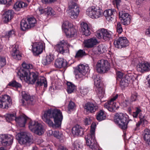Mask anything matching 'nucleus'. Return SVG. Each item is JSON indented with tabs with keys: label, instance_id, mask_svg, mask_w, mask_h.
<instances>
[{
	"label": "nucleus",
	"instance_id": "6",
	"mask_svg": "<svg viewBox=\"0 0 150 150\" xmlns=\"http://www.w3.org/2000/svg\"><path fill=\"white\" fill-rule=\"evenodd\" d=\"M30 129L35 134L40 135L44 133V130L42 125L38 122L30 120L29 122Z\"/></svg>",
	"mask_w": 150,
	"mask_h": 150
},
{
	"label": "nucleus",
	"instance_id": "20",
	"mask_svg": "<svg viewBox=\"0 0 150 150\" xmlns=\"http://www.w3.org/2000/svg\"><path fill=\"white\" fill-rule=\"evenodd\" d=\"M28 120L29 118L25 115H21L15 119L17 125L21 127H24L26 122Z\"/></svg>",
	"mask_w": 150,
	"mask_h": 150
},
{
	"label": "nucleus",
	"instance_id": "1",
	"mask_svg": "<svg viewBox=\"0 0 150 150\" xmlns=\"http://www.w3.org/2000/svg\"><path fill=\"white\" fill-rule=\"evenodd\" d=\"M42 118L50 127L56 128L61 126L63 117L61 111L55 108L45 111Z\"/></svg>",
	"mask_w": 150,
	"mask_h": 150
},
{
	"label": "nucleus",
	"instance_id": "16",
	"mask_svg": "<svg viewBox=\"0 0 150 150\" xmlns=\"http://www.w3.org/2000/svg\"><path fill=\"white\" fill-rule=\"evenodd\" d=\"M68 8L69 10H71L70 14L71 18H77L80 12L77 4L74 3H70L69 4Z\"/></svg>",
	"mask_w": 150,
	"mask_h": 150
},
{
	"label": "nucleus",
	"instance_id": "63",
	"mask_svg": "<svg viewBox=\"0 0 150 150\" xmlns=\"http://www.w3.org/2000/svg\"><path fill=\"white\" fill-rule=\"evenodd\" d=\"M118 95L117 94H116L115 96H114L113 98L111 99L109 101H112L113 102H114V101L116 100L117 98Z\"/></svg>",
	"mask_w": 150,
	"mask_h": 150
},
{
	"label": "nucleus",
	"instance_id": "35",
	"mask_svg": "<svg viewBox=\"0 0 150 150\" xmlns=\"http://www.w3.org/2000/svg\"><path fill=\"white\" fill-rule=\"evenodd\" d=\"M127 77H128V76H126L125 77L122 78L121 79L120 85L122 89L127 87L129 83V81L128 80Z\"/></svg>",
	"mask_w": 150,
	"mask_h": 150
},
{
	"label": "nucleus",
	"instance_id": "51",
	"mask_svg": "<svg viewBox=\"0 0 150 150\" xmlns=\"http://www.w3.org/2000/svg\"><path fill=\"white\" fill-rule=\"evenodd\" d=\"M148 123V122L146 120V117H143L141 118V125L144 127Z\"/></svg>",
	"mask_w": 150,
	"mask_h": 150
},
{
	"label": "nucleus",
	"instance_id": "24",
	"mask_svg": "<svg viewBox=\"0 0 150 150\" xmlns=\"http://www.w3.org/2000/svg\"><path fill=\"white\" fill-rule=\"evenodd\" d=\"M14 12L12 10H8L5 11L3 15V19L5 23L10 21L13 18Z\"/></svg>",
	"mask_w": 150,
	"mask_h": 150
},
{
	"label": "nucleus",
	"instance_id": "13",
	"mask_svg": "<svg viewBox=\"0 0 150 150\" xmlns=\"http://www.w3.org/2000/svg\"><path fill=\"white\" fill-rule=\"evenodd\" d=\"M13 137L10 135H0V146H6L11 144Z\"/></svg>",
	"mask_w": 150,
	"mask_h": 150
},
{
	"label": "nucleus",
	"instance_id": "46",
	"mask_svg": "<svg viewBox=\"0 0 150 150\" xmlns=\"http://www.w3.org/2000/svg\"><path fill=\"white\" fill-rule=\"evenodd\" d=\"M75 104L73 101H70L69 104L68 108V113H70V111L71 110H73L75 108Z\"/></svg>",
	"mask_w": 150,
	"mask_h": 150
},
{
	"label": "nucleus",
	"instance_id": "61",
	"mask_svg": "<svg viewBox=\"0 0 150 150\" xmlns=\"http://www.w3.org/2000/svg\"><path fill=\"white\" fill-rule=\"evenodd\" d=\"M53 135L54 137L59 138L60 137L59 136V132L57 131H54L53 133Z\"/></svg>",
	"mask_w": 150,
	"mask_h": 150
},
{
	"label": "nucleus",
	"instance_id": "17",
	"mask_svg": "<svg viewBox=\"0 0 150 150\" xmlns=\"http://www.w3.org/2000/svg\"><path fill=\"white\" fill-rule=\"evenodd\" d=\"M11 104V99L7 95L3 96L0 99V107L1 108L8 109Z\"/></svg>",
	"mask_w": 150,
	"mask_h": 150
},
{
	"label": "nucleus",
	"instance_id": "19",
	"mask_svg": "<svg viewBox=\"0 0 150 150\" xmlns=\"http://www.w3.org/2000/svg\"><path fill=\"white\" fill-rule=\"evenodd\" d=\"M119 18L121 22L124 25H127L130 24L131 20L130 16L128 13L124 11H120L119 12Z\"/></svg>",
	"mask_w": 150,
	"mask_h": 150
},
{
	"label": "nucleus",
	"instance_id": "44",
	"mask_svg": "<svg viewBox=\"0 0 150 150\" xmlns=\"http://www.w3.org/2000/svg\"><path fill=\"white\" fill-rule=\"evenodd\" d=\"M8 85L16 88H21V85L20 83L14 80L9 82Z\"/></svg>",
	"mask_w": 150,
	"mask_h": 150
},
{
	"label": "nucleus",
	"instance_id": "31",
	"mask_svg": "<svg viewBox=\"0 0 150 150\" xmlns=\"http://www.w3.org/2000/svg\"><path fill=\"white\" fill-rule=\"evenodd\" d=\"M142 135L144 140L148 145L150 146V130L147 129H145Z\"/></svg>",
	"mask_w": 150,
	"mask_h": 150
},
{
	"label": "nucleus",
	"instance_id": "56",
	"mask_svg": "<svg viewBox=\"0 0 150 150\" xmlns=\"http://www.w3.org/2000/svg\"><path fill=\"white\" fill-rule=\"evenodd\" d=\"M140 120L137 123L136 125V127L135 129V131H138L139 130L140 126L141 125V117H139Z\"/></svg>",
	"mask_w": 150,
	"mask_h": 150
},
{
	"label": "nucleus",
	"instance_id": "60",
	"mask_svg": "<svg viewBox=\"0 0 150 150\" xmlns=\"http://www.w3.org/2000/svg\"><path fill=\"white\" fill-rule=\"evenodd\" d=\"M116 76L117 77V79H118V78H119V79H121L123 76V74L122 73L119 71H117L116 73Z\"/></svg>",
	"mask_w": 150,
	"mask_h": 150
},
{
	"label": "nucleus",
	"instance_id": "14",
	"mask_svg": "<svg viewBox=\"0 0 150 150\" xmlns=\"http://www.w3.org/2000/svg\"><path fill=\"white\" fill-rule=\"evenodd\" d=\"M116 47L121 49L122 48L125 47L129 45V41L125 37H120L114 42Z\"/></svg>",
	"mask_w": 150,
	"mask_h": 150
},
{
	"label": "nucleus",
	"instance_id": "53",
	"mask_svg": "<svg viewBox=\"0 0 150 150\" xmlns=\"http://www.w3.org/2000/svg\"><path fill=\"white\" fill-rule=\"evenodd\" d=\"M15 34V32L13 30H11L7 33L5 35V37L6 38H9Z\"/></svg>",
	"mask_w": 150,
	"mask_h": 150
},
{
	"label": "nucleus",
	"instance_id": "50",
	"mask_svg": "<svg viewBox=\"0 0 150 150\" xmlns=\"http://www.w3.org/2000/svg\"><path fill=\"white\" fill-rule=\"evenodd\" d=\"M98 88V89L97 92V94L99 97H103L104 96V94H105V92L104 91V90L100 88Z\"/></svg>",
	"mask_w": 150,
	"mask_h": 150
},
{
	"label": "nucleus",
	"instance_id": "18",
	"mask_svg": "<svg viewBox=\"0 0 150 150\" xmlns=\"http://www.w3.org/2000/svg\"><path fill=\"white\" fill-rule=\"evenodd\" d=\"M22 96L23 99L20 100V102L23 105H25L26 103L29 105H33L34 103V98L33 96H31L25 91H23L22 93Z\"/></svg>",
	"mask_w": 150,
	"mask_h": 150
},
{
	"label": "nucleus",
	"instance_id": "5",
	"mask_svg": "<svg viewBox=\"0 0 150 150\" xmlns=\"http://www.w3.org/2000/svg\"><path fill=\"white\" fill-rule=\"evenodd\" d=\"M114 120L122 129H125L127 128L129 121L127 117L123 113L116 114L114 117Z\"/></svg>",
	"mask_w": 150,
	"mask_h": 150
},
{
	"label": "nucleus",
	"instance_id": "54",
	"mask_svg": "<svg viewBox=\"0 0 150 150\" xmlns=\"http://www.w3.org/2000/svg\"><path fill=\"white\" fill-rule=\"evenodd\" d=\"M135 61L137 64L136 68L137 70L138 71L141 72V63H140L139 60H135Z\"/></svg>",
	"mask_w": 150,
	"mask_h": 150
},
{
	"label": "nucleus",
	"instance_id": "4",
	"mask_svg": "<svg viewBox=\"0 0 150 150\" xmlns=\"http://www.w3.org/2000/svg\"><path fill=\"white\" fill-rule=\"evenodd\" d=\"M96 127L94 123H92L91 125L90 133L88 134L85 137L87 145L92 150L95 149L96 146L95 136V131Z\"/></svg>",
	"mask_w": 150,
	"mask_h": 150
},
{
	"label": "nucleus",
	"instance_id": "48",
	"mask_svg": "<svg viewBox=\"0 0 150 150\" xmlns=\"http://www.w3.org/2000/svg\"><path fill=\"white\" fill-rule=\"evenodd\" d=\"M45 13L48 15H53L54 13L53 12V11L52 8L50 7H47L45 8Z\"/></svg>",
	"mask_w": 150,
	"mask_h": 150
},
{
	"label": "nucleus",
	"instance_id": "2",
	"mask_svg": "<svg viewBox=\"0 0 150 150\" xmlns=\"http://www.w3.org/2000/svg\"><path fill=\"white\" fill-rule=\"evenodd\" d=\"M26 77L25 81L29 83L33 84L36 82V86H41L43 85L45 87H47V81L43 77L39 76V74L37 72L29 73Z\"/></svg>",
	"mask_w": 150,
	"mask_h": 150
},
{
	"label": "nucleus",
	"instance_id": "8",
	"mask_svg": "<svg viewBox=\"0 0 150 150\" xmlns=\"http://www.w3.org/2000/svg\"><path fill=\"white\" fill-rule=\"evenodd\" d=\"M96 36L99 39L103 38L107 41L112 39L113 35L112 31L103 28L97 32Z\"/></svg>",
	"mask_w": 150,
	"mask_h": 150
},
{
	"label": "nucleus",
	"instance_id": "47",
	"mask_svg": "<svg viewBox=\"0 0 150 150\" xmlns=\"http://www.w3.org/2000/svg\"><path fill=\"white\" fill-rule=\"evenodd\" d=\"M116 31L119 34L121 33L123 31L122 25L120 22H118L116 27Z\"/></svg>",
	"mask_w": 150,
	"mask_h": 150
},
{
	"label": "nucleus",
	"instance_id": "55",
	"mask_svg": "<svg viewBox=\"0 0 150 150\" xmlns=\"http://www.w3.org/2000/svg\"><path fill=\"white\" fill-rule=\"evenodd\" d=\"M140 112H141V110L137 108L136 111L133 112L132 115L133 117L136 118Z\"/></svg>",
	"mask_w": 150,
	"mask_h": 150
},
{
	"label": "nucleus",
	"instance_id": "9",
	"mask_svg": "<svg viewBox=\"0 0 150 150\" xmlns=\"http://www.w3.org/2000/svg\"><path fill=\"white\" fill-rule=\"evenodd\" d=\"M72 26V25L68 21H66L63 23L62 28L64 30V31L67 37H72L76 34V31Z\"/></svg>",
	"mask_w": 150,
	"mask_h": 150
},
{
	"label": "nucleus",
	"instance_id": "49",
	"mask_svg": "<svg viewBox=\"0 0 150 150\" xmlns=\"http://www.w3.org/2000/svg\"><path fill=\"white\" fill-rule=\"evenodd\" d=\"M6 64L5 59L3 57H0V68H1Z\"/></svg>",
	"mask_w": 150,
	"mask_h": 150
},
{
	"label": "nucleus",
	"instance_id": "21",
	"mask_svg": "<svg viewBox=\"0 0 150 150\" xmlns=\"http://www.w3.org/2000/svg\"><path fill=\"white\" fill-rule=\"evenodd\" d=\"M84 108L87 112L93 113L95 112L98 109V107L95 103L88 102L85 104Z\"/></svg>",
	"mask_w": 150,
	"mask_h": 150
},
{
	"label": "nucleus",
	"instance_id": "58",
	"mask_svg": "<svg viewBox=\"0 0 150 150\" xmlns=\"http://www.w3.org/2000/svg\"><path fill=\"white\" fill-rule=\"evenodd\" d=\"M88 90L86 88L81 89L80 90V92L83 95H86L88 93Z\"/></svg>",
	"mask_w": 150,
	"mask_h": 150
},
{
	"label": "nucleus",
	"instance_id": "32",
	"mask_svg": "<svg viewBox=\"0 0 150 150\" xmlns=\"http://www.w3.org/2000/svg\"><path fill=\"white\" fill-rule=\"evenodd\" d=\"M29 72L25 70L24 68H21L20 69L18 73L17 74L19 76L20 79L22 80L23 79H24L25 81L26 80V77H27L28 75Z\"/></svg>",
	"mask_w": 150,
	"mask_h": 150
},
{
	"label": "nucleus",
	"instance_id": "28",
	"mask_svg": "<svg viewBox=\"0 0 150 150\" xmlns=\"http://www.w3.org/2000/svg\"><path fill=\"white\" fill-rule=\"evenodd\" d=\"M81 28L80 31L83 34L86 36L90 35L91 32L89 30L90 28L87 23L82 22L81 24Z\"/></svg>",
	"mask_w": 150,
	"mask_h": 150
},
{
	"label": "nucleus",
	"instance_id": "52",
	"mask_svg": "<svg viewBox=\"0 0 150 150\" xmlns=\"http://www.w3.org/2000/svg\"><path fill=\"white\" fill-rule=\"evenodd\" d=\"M137 94L136 92H134L132 94L130 100L131 101L133 102L137 100Z\"/></svg>",
	"mask_w": 150,
	"mask_h": 150
},
{
	"label": "nucleus",
	"instance_id": "37",
	"mask_svg": "<svg viewBox=\"0 0 150 150\" xmlns=\"http://www.w3.org/2000/svg\"><path fill=\"white\" fill-rule=\"evenodd\" d=\"M27 6V4L23 2H16L14 5L13 8L16 10L18 11L21 8L25 7Z\"/></svg>",
	"mask_w": 150,
	"mask_h": 150
},
{
	"label": "nucleus",
	"instance_id": "38",
	"mask_svg": "<svg viewBox=\"0 0 150 150\" xmlns=\"http://www.w3.org/2000/svg\"><path fill=\"white\" fill-rule=\"evenodd\" d=\"M106 118V115L103 110H100L98 112L96 116V119L98 121H100L104 120Z\"/></svg>",
	"mask_w": 150,
	"mask_h": 150
},
{
	"label": "nucleus",
	"instance_id": "64",
	"mask_svg": "<svg viewBox=\"0 0 150 150\" xmlns=\"http://www.w3.org/2000/svg\"><path fill=\"white\" fill-rule=\"evenodd\" d=\"M145 33L146 35H149L150 36V26L146 30Z\"/></svg>",
	"mask_w": 150,
	"mask_h": 150
},
{
	"label": "nucleus",
	"instance_id": "36",
	"mask_svg": "<svg viewBox=\"0 0 150 150\" xmlns=\"http://www.w3.org/2000/svg\"><path fill=\"white\" fill-rule=\"evenodd\" d=\"M20 25L21 28L23 31L30 28L27 20L25 19L22 20L21 22Z\"/></svg>",
	"mask_w": 150,
	"mask_h": 150
},
{
	"label": "nucleus",
	"instance_id": "30",
	"mask_svg": "<svg viewBox=\"0 0 150 150\" xmlns=\"http://www.w3.org/2000/svg\"><path fill=\"white\" fill-rule=\"evenodd\" d=\"M97 43V40L95 38H91L84 41L85 47L88 48L93 47L94 45H96Z\"/></svg>",
	"mask_w": 150,
	"mask_h": 150
},
{
	"label": "nucleus",
	"instance_id": "62",
	"mask_svg": "<svg viewBox=\"0 0 150 150\" xmlns=\"http://www.w3.org/2000/svg\"><path fill=\"white\" fill-rule=\"evenodd\" d=\"M38 10L41 14H42L44 13H45V8H43L42 7L39 8Z\"/></svg>",
	"mask_w": 150,
	"mask_h": 150
},
{
	"label": "nucleus",
	"instance_id": "45",
	"mask_svg": "<svg viewBox=\"0 0 150 150\" xmlns=\"http://www.w3.org/2000/svg\"><path fill=\"white\" fill-rule=\"evenodd\" d=\"M22 68H24V69L27 70L29 72L28 70L29 69H32L33 68V66L31 64H27L25 62H23L22 64Z\"/></svg>",
	"mask_w": 150,
	"mask_h": 150
},
{
	"label": "nucleus",
	"instance_id": "23",
	"mask_svg": "<svg viewBox=\"0 0 150 150\" xmlns=\"http://www.w3.org/2000/svg\"><path fill=\"white\" fill-rule=\"evenodd\" d=\"M11 54L12 57L14 59L17 60L21 59V54L19 51L18 46L15 45L12 50H11Z\"/></svg>",
	"mask_w": 150,
	"mask_h": 150
},
{
	"label": "nucleus",
	"instance_id": "12",
	"mask_svg": "<svg viewBox=\"0 0 150 150\" xmlns=\"http://www.w3.org/2000/svg\"><path fill=\"white\" fill-rule=\"evenodd\" d=\"M89 67L88 66L83 64L79 65L77 69L74 71L75 74L76 78H82L85 77V75L88 71Z\"/></svg>",
	"mask_w": 150,
	"mask_h": 150
},
{
	"label": "nucleus",
	"instance_id": "40",
	"mask_svg": "<svg viewBox=\"0 0 150 150\" xmlns=\"http://www.w3.org/2000/svg\"><path fill=\"white\" fill-rule=\"evenodd\" d=\"M150 71V63L148 62L142 64L141 63V72Z\"/></svg>",
	"mask_w": 150,
	"mask_h": 150
},
{
	"label": "nucleus",
	"instance_id": "26",
	"mask_svg": "<svg viewBox=\"0 0 150 150\" xmlns=\"http://www.w3.org/2000/svg\"><path fill=\"white\" fill-rule=\"evenodd\" d=\"M67 62L62 58L57 59L54 62L55 66L59 68H65L67 67Z\"/></svg>",
	"mask_w": 150,
	"mask_h": 150
},
{
	"label": "nucleus",
	"instance_id": "43",
	"mask_svg": "<svg viewBox=\"0 0 150 150\" xmlns=\"http://www.w3.org/2000/svg\"><path fill=\"white\" fill-rule=\"evenodd\" d=\"M6 120V121L10 122L14 119L15 120V117L14 114H7L5 116Z\"/></svg>",
	"mask_w": 150,
	"mask_h": 150
},
{
	"label": "nucleus",
	"instance_id": "33",
	"mask_svg": "<svg viewBox=\"0 0 150 150\" xmlns=\"http://www.w3.org/2000/svg\"><path fill=\"white\" fill-rule=\"evenodd\" d=\"M94 81V85L97 88H101L100 82L102 78L100 77V74H95L93 76Z\"/></svg>",
	"mask_w": 150,
	"mask_h": 150
},
{
	"label": "nucleus",
	"instance_id": "25",
	"mask_svg": "<svg viewBox=\"0 0 150 150\" xmlns=\"http://www.w3.org/2000/svg\"><path fill=\"white\" fill-rule=\"evenodd\" d=\"M104 106L109 111L112 112H114L118 108L116 103L109 101L105 103Z\"/></svg>",
	"mask_w": 150,
	"mask_h": 150
},
{
	"label": "nucleus",
	"instance_id": "3",
	"mask_svg": "<svg viewBox=\"0 0 150 150\" xmlns=\"http://www.w3.org/2000/svg\"><path fill=\"white\" fill-rule=\"evenodd\" d=\"M16 139L19 144L29 146L34 142L32 135L25 132H22L18 133L16 136Z\"/></svg>",
	"mask_w": 150,
	"mask_h": 150
},
{
	"label": "nucleus",
	"instance_id": "59",
	"mask_svg": "<svg viewBox=\"0 0 150 150\" xmlns=\"http://www.w3.org/2000/svg\"><path fill=\"white\" fill-rule=\"evenodd\" d=\"M91 120L89 117L86 118L84 120V123L86 125H88L90 124L91 123Z\"/></svg>",
	"mask_w": 150,
	"mask_h": 150
},
{
	"label": "nucleus",
	"instance_id": "11",
	"mask_svg": "<svg viewBox=\"0 0 150 150\" xmlns=\"http://www.w3.org/2000/svg\"><path fill=\"white\" fill-rule=\"evenodd\" d=\"M103 12L102 10L94 6H92L87 9L86 13L88 16L93 18H97L102 16Z\"/></svg>",
	"mask_w": 150,
	"mask_h": 150
},
{
	"label": "nucleus",
	"instance_id": "10",
	"mask_svg": "<svg viewBox=\"0 0 150 150\" xmlns=\"http://www.w3.org/2000/svg\"><path fill=\"white\" fill-rule=\"evenodd\" d=\"M70 46L67 41L63 40L57 44L56 48L58 52L64 54V53H69V47Z\"/></svg>",
	"mask_w": 150,
	"mask_h": 150
},
{
	"label": "nucleus",
	"instance_id": "22",
	"mask_svg": "<svg viewBox=\"0 0 150 150\" xmlns=\"http://www.w3.org/2000/svg\"><path fill=\"white\" fill-rule=\"evenodd\" d=\"M116 13V11L115 10L109 9L106 10L104 12L103 15L106 18L108 21L113 20L115 18V14Z\"/></svg>",
	"mask_w": 150,
	"mask_h": 150
},
{
	"label": "nucleus",
	"instance_id": "42",
	"mask_svg": "<svg viewBox=\"0 0 150 150\" xmlns=\"http://www.w3.org/2000/svg\"><path fill=\"white\" fill-rule=\"evenodd\" d=\"M86 55V53L84 50H79L76 53L75 57L78 59L82 58Z\"/></svg>",
	"mask_w": 150,
	"mask_h": 150
},
{
	"label": "nucleus",
	"instance_id": "34",
	"mask_svg": "<svg viewBox=\"0 0 150 150\" xmlns=\"http://www.w3.org/2000/svg\"><path fill=\"white\" fill-rule=\"evenodd\" d=\"M53 55L50 54L47 55L45 58L42 60V63L45 65L49 64L53 61Z\"/></svg>",
	"mask_w": 150,
	"mask_h": 150
},
{
	"label": "nucleus",
	"instance_id": "39",
	"mask_svg": "<svg viewBox=\"0 0 150 150\" xmlns=\"http://www.w3.org/2000/svg\"><path fill=\"white\" fill-rule=\"evenodd\" d=\"M67 91L68 93H71L75 90V86L72 83L68 82L67 83Z\"/></svg>",
	"mask_w": 150,
	"mask_h": 150
},
{
	"label": "nucleus",
	"instance_id": "41",
	"mask_svg": "<svg viewBox=\"0 0 150 150\" xmlns=\"http://www.w3.org/2000/svg\"><path fill=\"white\" fill-rule=\"evenodd\" d=\"M27 20L30 28L34 27L36 23V20L34 17L28 18Z\"/></svg>",
	"mask_w": 150,
	"mask_h": 150
},
{
	"label": "nucleus",
	"instance_id": "57",
	"mask_svg": "<svg viewBox=\"0 0 150 150\" xmlns=\"http://www.w3.org/2000/svg\"><path fill=\"white\" fill-rule=\"evenodd\" d=\"M42 2L44 4H47L53 3L57 1V0H41Z\"/></svg>",
	"mask_w": 150,
	"mask_h": 150
},
{
	"label": "nucleus",
	"instance_id": "29",
	"mask_svg": "<svg viewBox=\"0 0 150 150\" xmlns=\"http://www.w3.org/2000/svg\"><path fill=\"white\" fill-rule=\"evenodd\" d=\"M92 51L93 52L96 54H102L106 51L105 47L101 45L94 47Z\"/></svg>",
	"mask_w": 150,
	"mask_h": 150
},
{
	"label": "nucleus",
	"instance_id": "27",
	"mask_svg": "<svg viewBox=\"0 0 150 150\" xmlns=\"http://www.w3.org/2000/svg\"><path fill=\"white\" fill-rule=\"evenodd\" d=\"M72 132L75 136H81L83 134V129L81 126L77 125L72 128Z\"/></svg>",
	"mask_w": 150,
	"mask_h": 150
},
{
	"label": "nucleus",
	"instance_id": "7",
	"mask_svg": "<svg viewBox=\"0 0 150 150\" xmlns=\"http://www.w3.org/2000/svg\"><path fill=\"white\" fill-rule=\"evenodd\" d=\"M110 65L108 61L102 59L99 60L96 66V70L99 73H105L108 71Z\"/></svg>",
	"mask_w": 150,
	"mask_h": 150
},
{
	"label": "nucleus",
	"instance_id": "15",
	"mask_svg": "<svg viewBox=\"0 0 150 150\" xmlns=\"http://www.w3.org/2000/svg\"><path fill=\"white\" fill-rule=\"evenodd\" d=\"M45 44L42 42H36L32 46V50L35 56H37L42 53L45 47Z\"/></svg>",
	"mask_w": 150,
	"mask_h": 150
}]
</instances>
